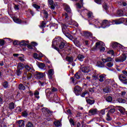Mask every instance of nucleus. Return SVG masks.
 I'll return each mask as SVG.
<instances>
[{
  "mask_svg": "<svg viewBox=\"0 0 127 127\" xmlns=\"http://www.w3.org/2000/svg\"><path fill=\"white\" fill-rule=\"evenodd\" d=\"M113 21H108L107 20H103L102 22L99 20H96L95 19H92L91 20V22H89L90 25L93 24V26L96 27V28H101L102 27L103 28H106V27H109L110 25H113V24H111Z\"/></svg>",
  "mask_w": 127,
  "mask_h": 127,
  "instance_id": "nucleus-1",
  "label": "nucleus"
},
{
  "mask_svg": "<svg viewBox=\"0 0 127 127\" xmlns=\"http://www.w3.org/2000/svg\"><path fill=\"white\" fill-rule=\"evenodd\" d=\"M49 91H50V89H47L45 91L46 95L48 98L49 100H50V101L52 102H55L56 103H59L60 99L59 97H58V96L56 94L53 96V94H51L50 92H48Z\"/></svg>",
  "mask_w": 127,
  "mask_h": 127,
  "instance_id": "nucleus-2",
  "label": "nucleus"
},
{
  "mask_svg": "<svg viewBox=\"0 0 127 127\" xmlns=\"http://www.w3.org/2000/svg\"><path fill=\"white\" fill-rule=\"evenodd\" d=\"M63 17L64 18L65 20L68 23V24L74 25L76 26V27H78L79 26V24L76 21L72 20L71 17L68 16V14L67 13H64L63 14Z\"/></svg>",
  "mask_w": 127,
  "mask_h": 127,
  "instance_id": "nucleus-3",
  "label": "nucleus"
},
{
  "mask_svg": "<svg viewBox=\"0 0 127 127\" xmlns=\"http://www.w3.org/2000/svg\"><path fill=\"white\" fill-rule=\"evenodd\" d=\"M97 49H99L100 52H104L106 49L105 48V44L102 41H98L96 43L95 46L91 49L92 51H95Z\"/></svg>",
  "mask_w": 127,
  "mask_h": 127,
  "instance_id": "nucleus-4",
  "label": "nucleus"
},
{
  "mask_svg": "<svg viewBox=\"0 0 127 127\" xmlns=\"http://www.w3.org/2000/svg\"><path fill=\"white\" fill-rule=\"evenodd\" d=\"M115 108H118V111H119L121 114H125V112H126V109L124 108L123 107L120 106H117L116 107H115L113 105H111L107 108L110 109V111L108 112V114H114V113L116 112V109Z\"/></svg>",
  "mask_w": 127,
  "mask_h": 127,
  "instance_id": "nucleus-5",
  "label": "nucleus"
},
{
  "mask_svg": "<svg viewBox=\"0 0 127 127\" xmlns=\"http://www.w3.org/2000/svg\"><path fill=\"white\" fill-rule=\"evenodd\" d=\"M63 39L61 38L60 37H58L56 38H55L53 41V44H52V47L53 48H54L56 49L57 51L59 52V48L56 47L58 46V44L59 43H61V42H63Z\"/></svg>",
  "mask_w": 127,
  "mask_h": 127,
  "instance_id": "nucleus-6",
  "label": "nucleus"
},
{
  "mask_svg": "<svg viewBox=\"0 0 127 127\" xmlns=\"http://www.w3.org/2000/svg\"><path fill=\"white\" fill-rule=\"evenodd\" d=\"M112 46L113 48H118V49H120L121 51L124 52V50L126 49V47H124V46L116 42H114L112 43Z\"/></svg>",
  "mask_w": 127,
  "mask_h": 127,
  "instance_id": "nucleus-7",
  "label": "nucleus"
},
{
  "mask_svg": "<svg viewBox=\"0 0 127 127\" xmlns=\"http://www.w3.org/2000/svg\"><path fill=\"white\" fill-rule=\"evenodd\" d=\"M124 22H126V19L124 18H121L120 19L116 20H112L111 22V24H121L122 23H124Z\"/></svg>",
  "mask_w": 127,
  "mask_h": 127,
  "instance_id": "nucleus-8",
  "label": "nucleus"
},
{
  "mask_svg": "<svg viewBox=\"0 0 127 127\" xmlns=\"http://www.w3.org/2000/svg\"><path fill=\"white\" fill-rule=\"evenodd\" d=\"M127 54L125 55H123L120 56L119 58H117L115 59L116 62H124V61H126L127 60Z\"/></svg>",
  "mask_w": 127,
  "mask_h": 127,
  "instance_id": "nucleus-9",
  "label": "nucleus"
},
{
  "mask_svg": "<svg viewBox=\"0 0 127 127\" xmlns=\"http://www.w3.org/2000/svg\"><path fill=\"white\" fill-rule=\"evenodd\" d=\"M23 69V64H19L17 66V69L16 71V74L17 76H19L21 74V70Z\"/></svg>",
  "mask_w": 127,
  "mask_h": 127,
  "instance_id": "nucleus-10",
  "label": "nucleus"
},
{
  "mask_svg": "<svg viewBox=\"0 0 127 127\" xmlns=\"http://www.w3.org/2000/svg\"><path fill=\"white\" fill-rule=\"evenodd\" d=\"M53 75H54V69H50L48 71V76L50 81L53 79Z\"/></svg>",
  "mask_w": 127,
  "mask_h": 127,
  "instance_id": "nucleus-11",
  "label": "nucleus"
},
{
  "mask_svg": "<svg viewBox=\"0 0 127 127\" xmlns=\"http://www.w3.org/2000/svg\"><path fill=\"white\" fill-rule=\"evenodd\" d=\"M31 77H32V74L29 71H26L24 73L23 78L24 79H27V80H30Z\"/></svg>",
  "mask_w": 127,
  "mask_h": 127,
  "instance_id": "nucleus-12",
  "label": "nucleus"
},
{
  "mask_svg": "<svg viewBox=\"0 0 127 127\" xmlns=\"http://www.w3.org/2000/svg\"><path fill=\"white\" fill-rule=\"evenodd\" d=\"M74 90L76 96H79L81 93V92H82V88L79 86H75Z\"/></svg>",
  "mask_w": 127,
  "mask_h": 127,
  "instance_id": "nucleus-13",
  "label": "nucleus"
},
{
  "mask_svg": "<svg viewBox=\"0 0 127 127\" xmlns=\"http://www.w3.org/2000/svg\"><path fill=\"white\" fill-rule=\"evenodd\" d=\"M34 76L36 79H41L44 77L43 73L36 71L35 72Z\"/></svg>",
  "mask_w": 127,
  "mask_h": 127,
  "instance_id": "nucleus-14",
  "label": "nucleus"
},
{
  "mask_svg": "<svg viewBox=\"0 0 127 127\" xmlns=\"http://www.w3.org/2000/svg\"><path fill=\"white\" fill-rule=\"evenodd\" d=\"M82 33V35H83L84 37H86V38L88 37H92V33L87 31H83Z\"/></svg>",
  "mask_w": 127,
  "mask_h": 127,
  "instance_id": "nucleus-15",
  "label": "nucleus"
},
{
  "mask_svg": "<svg viewBox=\"0 0 127 127\" xmlns=\"http://www.w3.org/2000/svg\"><path fill=\"white\" fill-rule=\"evenodd\" d=\"M63 6L64 7V9L65 10V11H66V12L68 13H71V8H70V6H69V5H68L66 3H64L63 4Z\"/></svg>",
  "mask_w": 127,
  "mask_h": 127,
  "instance_id": "nucleus-16",
  "label": "nucleus"
},
{
  "mask_svg": "<svg viewBox=\"0 0 127 127\" xmlns=\"http://www.w3.org/2000/svg\"><path fill=\"white\" fill-rule=\"evenodd\" d=\"M81 70L83 73L87 74V73H89V72H90V67L87 66L82 67Z\"/></svg>",
  "mask_w": 127,
  "mask_h": 127,
  "instance_id": "nucleus-17",
  "label": "nucleus"
},
{
  "mask_svg": "<svg viewBox=\"0 0 127 127\" xmlns=\"http://www.w3.org/2000/svg\"><path fill=\"white\" fill-rule=\"evenodd\" d=\"M127 79V77L123 74H121L119 76V80H120V81H121L123 84H125Z\"/></svg>",
  "mask_w": 127,
  "mask_h": 127,
  "instance_id": "nucleus-18",
  "label": "nucleus"
},
{
  "mask_svg": "<svg viewBox=\"0 0 127 127\" xmlns=\"http://www.w3.org/2000/svg\"><path fill=\"white\" fill-rule=\"evenodd\" d=\"M106 74H102L101 75H99V76L98 77V80L99 82H104L105 81V79L106 78Z\"/></svg>",
  "mask_w": 127,
  "mask_h": 127,
  "instance_id": "nucleus-19",
  "label": "nucleus"
},
{
  "mask_svg": "<svg viewBox=\"0 0 127 127\" xmlns=\"http://www.w3.org/2000/svg\"><path fill=\"white\" fill-rule=\"evenodd\" d=\"M89 114H91V115L93 116L94 115H96L98 113V109H92L89 111Z\"/></svg>",
  "mask_w": 127,
  "mask_h": 127,
  "instance_id": "nucleus-20",
  "label": "nucleus"
},
{
  "mask_svg": "<svg viewBox=\"0 0 127 127\" xmlns=\"http://www.w3.org/2000/svg\"><path fill=\"white\" fill-rule=\"evenodd\" d=\"M96 66L97 67H99L100 68H103V67H105V64L104 62H102L101 61H98L96 63Z\"/></svg>",
  "mask_w": 127,
  "mask_h": 127,
  "instance_id": "nucleus-21",
  "label": "nucleus"
},
{
  "mask_svg": "<svg viewBox=\"0 0 127 127\" xmlns=\"http://www.w3.org/2000/svg\"><path fill=\"white\" fill-rule=\"evenodd\" d=\"M113 59L111 57H108L106 59H102V61L104 62V63H107V62H111L112 61Z\"/></svg>",
  "mask_w": 127,
  "mask_h": 127,
  "instance_id": "nucleus-22",
  "label": "nucleus"
},
{
  "mask_svg": "<svg viewBox=\"0 0 127 127\" xmlns=\"http://www.w3.org/2000/svg\"><path fill=\"white\" fill-rule=\"evenodd\" d=\"M19 44L20 46H26L28 45V41L23 40L19 42Z\"/></svg>",
  "mask_w": 127,
  "mask_h": 127,
  "instance_id": "nucleus-23",
  "label": "nucleus"
},
{
  "mask_svg": "<svg viewBox=\"0 0 127 127\" xmlns=\"http://www.w3.org/2000/svg\"><path fill=\"white\" fill-rule=\"evenodd\" d=\"M67 27H68V25H66L65 24H62V31L64 33H66V29H67Z\"/></svg>",
  "mask_w": 127,
  "mask_h": 127,
  "instance_id": "nucleus-24",
  "label": "nucleus"
},
{
  "mask_svg": "<svg viewBox=\"0 0 127 127\" xmlns=\"http://www.w3.org/2000/svg\"><path fill=\"white\" fill-rule=\"evenodd\" d=\"M25 69L29 71V72H32L33 71V67L31 66H29L28 64H27L25 66Z\"/></svg>",
  "mask_w": 127,
  "mask_h": 127,
  "instance_id": "nucleus-25",
  "label": "nucleus"
},
{
  "mask_svg": "<svg viewBox=\"0 0 127 127\" xmlns=\"http://www.w3.org/2000/svg\"><path fill=\"white\" fill-rule=\"evenodd\" d=\"M75 77L76 79H80L83 77V75H82L81 71H78L75 74Z\"/></svg>",
  "mask_w": 127,
  "mask_h": 127,
  "instance_id": "nucleus-26",
  "label": "nucleus"
},
{
  "mask_svg": "<svg viewBox=\"0 0 127 127\" xmlns=\"http://www.w3.org/2000/svg\"><path fill=\"white\" fill-rule=\"evenodd\" d=\"M13 20L16 23H18V24H20V23H21V20L16 17L13 18Z\"/></svg>",
  "mask_w": 127,
  "mask_h": 127,
  "instance_id": "nucleus-27",
  "label": "nucleus"
},
{
  "mask_svg": "<svg viewBox=\"0 0 127 127\" xmlns=\"http://www.w3.org/2000/svg\"><path fill=\"white\" fill-rule=\"evenodd\" d=\"M18 124L19 127H24V121L23 120L18 121Z\"/></svg>",
  "mask_w": 127,
  "mask_h": 127,
  "instance_id": "nucleus-28",
  "label": "nucleus"
},
{
  "mask_svg": "<svg viewBox=\"0 0 127 127\" xmlns=\"http://www.w3.org/2000/svg\"><path fill=\"white\" fill-rule=\"evenodd\" d=\"M78 60L82 62V61H84V59L85 57L83 55H79L77 57Z\"/></svg>",
  "mask_w": 127,
  "mask_h": 127,
  "instance_id": "nucleus-29",
  "label": "nucleus"
},
{
  "mask_svg": "<svg viewBox=\"0 0 127 127\" xmlns=\"http://www.w3.org/2000/svg\"><path fill=\"white\" fill-rule=\"evenodd\" d=\"M114 66V63L113 62H108L106 64V67L111 68Z\"/></svg>",
  "mask_w": 127,
  "mask_h": 127,
  "instance_id": "nucleus-30",
  "label": "nucleus"
},
{
  "mask_svg": "<svg viewBox=\"0 0 127 127\" xmlns=\"http://www.w3.org/2000/svg\"><path fill=\"white\" fill-rule=\"evenodd\" d=\"M55 127H61V122L59 121H56L54 122Z\"/></svg>",
  "mask_w": 127,
  "mask_h": 127,
  "instance_id": "nucleus-31",
  "label": "nucleus"
},
{
  "mask_svg": "<svg viewBox=\"0 0 127 127\" xmlns=\"http://www.w3.org/2000/svg\"><path fill=\"white\" fill-rule=\"evenodd\" d=\"M89 94L87 91H85L81 95V96L82 97V98H84V97H86V98H87V97H89Z\"/></svg>",
  "mask_w": 127,
  "mask_h": 127,
  "instance_id": "nucleus-32",
  "label": "nucleus"
},
{
  "mask_svg": "<svg viewBox=\"0 0 127 127\" xmlns=\"http://www.w3.org/2000/svg\"><path fill=\"white\" fill-rule=\"evenodd\" d=\"M42 13L44 14V16L45 18H48V13L47 12V10H43L42 11Z\"/></svg>",
  "mask_w": 127,
  "mask_h": 127,
  "instance_id": "nucleus-33",
  "label": "nucleus"
},
{
  "mask_svg": "<svg viewBox=\"0 0 127 127\" xmlns=\"http://www.w3.org/2000/svg\"><path fill=\"white\" fill-rule=\"evenodd\" d=\"M34 95L35 96V97L36 99H39V92L37 90H36L35 92L34 93Z\"/></svg>",
  "mask_w": 127,
  "mask_h": 127,
  "instance_id": "nucleus-34",
  "label": "nucleus"
},
{
  "mask_svg": "<svg viewBox=\"0 0 127 127\" xmlns=\"http://www.w3.org/2000/svg\"><path fill=\"white\" fill-rule=\"evenodd\" d=\"M116 101L118 103H121L122 104H124L126 102V100L123 99V98H118L116 100Z\"/></svg>",
  "mask_w": 127,
  "mask_h": 127,
  "instance_id": "nucleus-35",
  "label": "nucleus"
},
{
  "mask_svg": "<svg viewBox=\"0 0 127 127\" xmlns=\"http://www.w3.org/2000/svg\"><path fill=\"white\" fill-rule=\"evenodd\" d=\"M48 89H49V90H50L48 91V93H49V94L50 93V94H52V95H53L52 92L57 91V89L55 87H54L52 89H50V88H48Z\"/></svg>",
  "mask_w": 127,
  "mask_h": 127,
  "instance_id": "nucleus-36",
  "label": "nucleus"
},
{
  "mask_svg": "<svg viewBox=\"0 0 127 127\" xmlns=\"http://www.w3.org/2000/svg\"><path fill=\"white\" fill-rule=\"evenodd\" d=\"M106 110H108V108H106L105 109H102L100 111H99V115L100 116H103V115H105Z\"/></svg>",
  "mask_w": 127,
  "mask_h": 127,
  "instance_id": "nucleus-37",
  "label": "nucleus"
},
{
  "mask_svg": "<svg viewBox=\"0 0 127 127\" xmlns=\"http://www.w3.org/2000/svg\"><path fill=\"white\" fill-rule=\"evenodd\" d=\"M32 6L34 8L36 9L38 11H39V9H40V6L36 4H33Z\"/></svg>",
  "mask_w": 127,
  "mask_h": 127,
  "instance_id": "nucleus-38",
  "label": "nucleus"
},
{
  "mask_svg": "<svg viewBox=\"0 0 127 127\" xmlns=\"http://www.w3.org/2000/svg\"><path fill=\"white\" fill-rule=\"evenodd\" d=\"M38 67L40 69H44V68L45 67V64L43 63H38Z\"/></svg>",
  "mask_w": 127,
  "mask_h": 127,
  "instance_id": "nucleus-39",
  "label": "nucleus"
},
{
  "mask_svg": "<svg viewBox=\"0 0 127 127\" xmlns=\"http://www.w3.org/2000/svg\"><path fill=\"white\" fill-rule=\"evenodd\" d=\"M117 14L119 16H124V11L122 10H119L117 12Z\"/></svg>",
  "mask_w": 127,
  "mask_h": 127,
  "instance_id": "nucleus-40",
  "label": "nucleus"
},
{
  "mask_svg": "<svg viewBox=\"0 0 127 127\" xmlns=\"http://www.w3.org/2000/svg\"><path fill=\"white\" fill-rule=\"evenodd\" d=\"M86 102L88 104H89V105H93V104L95 103V101L89 99H86Z\"/></svg>",
  "mask_w": 127,
  "mask_h": 127,
  "instance_id": "nucleus-41",
  "label": "nucleus"
},
{
  "mask_svg": "<svg viewBox=\"0 0 127 127\" xmlns=\"http://www.w3.org/2000/svg\"><path fill=\"white\" fill-rule=\"evenodd\" d=\"M14 103L13 102H11L9 104V109H10V110H13V109H14Z\"/></svg>",
  "mask_w": 127,
  "mask_h": 127,
  "instance_id": "nucleus-42",
  "label": "nucleus"
},
{
  "mask_svg": "<svg viewBox=\"0 0 127 127\" xmlns=\"http://www.w3.org/2000/svg\"><path fill=\"white\" fill-rule=\"evenodd\" d=\"M100 75L98 73H94L92 77L94 78V80H98L99 79Z\"/></svg>",
  "mask_w": 127,
  "mask_h": 127,
  "instance_id": "nucleus-43",
  "label": "nucleus"
},
{
  "mask_svg": "<svg viewBox=\"0 0 127 127\" xmlns=\"http://www.w3.org/2000/svg\"><path fill=\"white\" fill-rule=\"evenodd\" d=\"M66 59L68 62H73V61H74V59H73V57H67Z\"/></svg>",
  "mask_w": 127,
  "mask_h": 127,
  "instance_id": "nucleus-44",
  "label": "nucleus"
},
{
  "mask_svg": "<svg viewBox=\"0 0 127 127\" xmlns=\"http://www.w3.org/2000/svg\"><path fill=\"white\" fill-rule=\"evenodd\" d=\"M106 101L108 103H111L112 101H113V98L111 96H108L106 98Z\"/></svg>",
  "mask_w": 127,
  "mask_h": 127,
  "instance_id": "nucleus-45",
  "label": "nucleus"
},
{
  "mask_svg": "<svg viewBox=\"0 0 127 127\" xmlns=\"http://www.w3.org/2000/svg\"><path fill=\"white\" fill-rule=\"evenodd\" d=\"M27 12H28V13H30V14H31L32 16H33L34 15V14H35V13H34V11H33V10L29 9L27 10Z\"/></svg>",
  "mask_w": 127,
  "mask_h": 127,
  "instance_id": "nucleus-46",
  "label": "nucleus"
},
{
  "mask_svg": "<svg viewBox=\"0 0 127 127\" xmlns=\"http://www.w3.org/2000/svg\"><path fill=\"white\" fill-rule=\"evenodd\" d=\"M59 46L60 49H63V48H64V46H65V44L63 42H61V43Z\"/></svg>",
  "mask_w": 127,
  "mask_h": 127,
  "instance_id": "nucleus-47",
  "label": "nucleus"
},
{
  "mask_svg": "<svg viewBox=\"0 0 127 127\" xmlns=\"http://www.w3.org/2000/svg\"><path fill=\"white\" fill-rule=\"evenodd\" d=\"M43 112L44 111L45 113H48V114H49V113H51V111L50 110L46 108H44L42 109Z\"/></svg>",
  "mask_w": 127,
  "mask_h": 127,
  "instance_id": "nucleus-48",
  "label": "nucleus"
},
{
  "mask_svg": "<svg viewBox=\"0 0 127 127\" xmlns=\"http://www.w3.org/2000/svg\"><path fill=\"white\" fill-rule=\"evenodd\" d=\"M87 15L88 16V18L91 19L93 17V13H92V12H89Z\"/></svg>",
  "mask_w": 127,
  "mask_h": 127,
  "instance_id": "nucleus-49",
  "label": "nucleus"
},
{
  "mask_svg": "<svg viewBox=\"0 0 127 127\" xmlns=\"http://www.w3.org/2000/svg\"><path fill=\"white\" fill-rule=\"evenodd\" d=\"M45 25H46V23L44 21H42L40 27V28H44V27H45Z\"/></svg>",
  "mask_w": 127,
  "mask_h": 127,
  "instance_id": "nucleus-50",
  "label": "nucleus"
},
{
  "mask_svg": "<svg viewBox=\"0 0 127 127\" xmlns=\"http://www.w3.org/2000/svg\"><path fill=\"white\" fill-rule=\"evenodd\" d=\"M108 54H110V55H112L113 56H114L115 55V52H114L113 50H109L108 52H107Z\"/></svg>",
  "mask_w": 127,
  "mask_h": 127,
  "instance_id": "nucleus-51",
  "label": "nucleus"
},
{
  "mask_svg": "<svg viewBox=\"0 0 127 127\" xmlns=\"http://www.w3.org/2000/svg\"><path fill=\"white\" fill-rule=\"evenodd\" d=\"M115 80L114 79H108L106 81V83L110 84V83H114Z\"/></svg>",
  "mask_w": 127,
  "mask_h": 127,
  "instance_id": "nucleus-52",
  "label": "nucleus"
},
{
  "mask_svg": "<svg viewBox=\"0 0 127 127\" xmlns=\"http://www.w3.org/2000/svg\"><path fill=\"white\" fill-rule=\"evenodd\" d=\"M19 90H23L24 91V90H25V87L22 84H20L19 85Z\"/></svg>",
  "mask_w": 127,
  "mask_h": 127,
  "instance_id": "nucleus-53",
  "label": "nucleus"
},
{
  "mask_svg": "<svg viewBox=\"0 0 127 127\" xmlns=\"http://www.w3.org/2000/svg\"><path fill=\"white\" fill-rule=\"evenodd\" d=\"M26 127H33V124L29 122L26 124Z\"/></svg>",
  "mask_w": 127,
  "mask_h": 127,
  "instance_id": "nucleus-54",
  "label": "nucleus"
},
{
  "mask_svg": "<svg viewBox=\"0 0 127 127\" xmlns=\"http://www.w3.org/2000/svg\"><path fill=\"white\" fill-rule=\"evenodd\" d=\"M2 85L4 88H7L8 87V83L6 81L4 82Z\"/></svg>",
  "mask_w": 127,
  "mask_h": 127,
  "instance_id": "nucleus-55",
  "label": "nucleus"
},
{
  "mask_svg": "<svg viewBox=\"0 0 127 127\" xmlns=\"http://www.w3.org/2000/svg\"><path fill=\"white\" fill-rule=\"evenodd\" d=\"M107 117L106 118L107 121H112V118L110 117V114L109 113L107 114Z\"/></svg>",
  "mask_w": 127,
  "mask_h": 127,
  "instance_id": "nucleus-56",
  "label": "nucleus"
},
{
  "mask_svg": "<svg viewBox=\"0 0 127 127\" xmlns=\"http://www.w3.org/2000/svg\"><path fill=\"white\" fill-rule=\"evenodd\" d=\"M69 121L70 125L75 126V122H74V120H73V119H69Z\"/></svg>",
  "mask_w": 127,
  "mask_h": 127,
  "instance_id": "nucleus-57",
  "label": "nucleus"
},
{
  "mask_svg": "<svg viewBox=\"0 0 127 127\" xmlns=\"http://www.w3.org/2000/svg\"><path fill=\"white\" fill-rule=\"evenodd\" d=\"M33 57L35 59H38V58H39V57L38 56V55L36 53H34Z\"/></svg>",
  "mask_w": 127,
  "mask_h": 127,
  "instance_id": "nucleus-58",
  "label": "nucleus"
},
{
  "mask_svg": "<svg viewBox=\"0 0 127 127\" xmlns=\"http://www.w3.org/2000/svg\"><path fill=\"white\" fill-rule=\"evenodd\" d=\"M94 1L98 3V4H102V0H94Z\"/></svg>",
  "mask_w": 127,
  "mask_h": 127,
  "instance_id": "nucleus-59",
  "label": "nucleus"
},
{
  "mask_svg": "<svg viewBox=\"0 0 127 127\" xmlns=\"http://www.w3.org/2000/svg\"><path fill=\"white\" fill-rule=\"evenodd\" d=\"M28 115V114H27V112L26 111L22 112L23 117H27Z\"/></svg>",
  "mask_w": 127,
  "mask_h": 127,
  "instance_id": "nucleus-60",
  "label": "nucleus"
},
{
  "mask_svg": "<svg viewBox=\"0 0 127 127\" xmlns=\"http://www.w3.org/2000/svg\"><path fill=\"white\" fill-rule=\"evenodd\" d=\"M4 45V41L3 40H0V45L1 46H2V45Z\"/></svg>",
  "mask_w": 127,
  "mask_h": 127,
  "instance_id": "nucleus-61",
  "label": "nucleus"
},
{
  "mask_svg": "<svg viewBox=\"0 0 127 127\" xmlns=\"http://www.w3.org/2000/svg\"><path fill=\"white\" fill-rule=\"evenodd\" d=\"M31 45H32V46H37L38 44H37V43L35 42H32Z\"/></svg>",
  "mask_w": 127,
  "mask_h": 127,
  "instance_id": "nucleus-62",
  "label": "nucleus"
},
{
  "mask_svg": "<svg viewBox=\"0 0 127 127\" xmlns=\"http://www.w3.org/2000/svg\"><path fill=\"white\" fill-rule=\"evenodd\" d=\"M13 44L14 45H17L19 44V43L17 41H15L13 42Z\"/></svg>",
  "mask_w": 127,
  "mask_h": 127,
  "instance_id": "nucleus-63",
  "label": "nucleus"
},
{
  "mask_svg": "<svg viewBox=\"0 0 127 127\" xmlns=\"http://www.w3.org/2000/svg\"><path fill=\"white\" fill-rule=\"evenodd\" d=\"M49 1V5L53 4V0H48Z\"/></svg>",
  "mask_w": 127,
  "mask_h": 127,
  "instance_id": "nucleus-64",
  "label": "nucleus"
}]
</instances>
